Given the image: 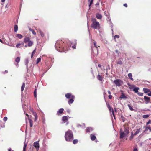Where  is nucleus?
Listing matches in <instances>:
<instances>
[{"label": "nucleus", "mask_w": 151, "mask_h": 151, "mask_svg": "<svg viewBox=\"0 0 151 151\" xmlns=\"http://www.w3.org/2000/svg\"><path fill=\"white\" fill-rule=\"evenodd\" d=\"M137 94L139 96H142L143 95V93L140 92H138Z\"/></svg>", "instance_id": "a18cd8bd"}, {"label": "nucleus", "mask_w": 151, "mask_h": 151, "mask_svg": "<svg viewBox=\"0 0 151 151\" xmlns=\"http://www.w3.org/2000/svg\"><path fill=\"white\" fill-rule=\"evenodd\" d=\"M151 124V120H149L146 123V125L147 126L148 124Z\"/></svg>", "instance_id": "49530a36"}, {"label": "nucleus", "mask_w": 151, "mask_h": 151, "mask_svg": "<svg viewBox=\"0 0 151 151\" xmlns=\"http://www.w3.org/2000/svg\"><path fill=\"white\" fill-rule=\"evenodd\" d=\"M116 63L117 64L122 65V61L120 60L117 62Z\"/></svg>", "instance_id": "a19ab883"}, {"label": "nucleus", "mask_w": 151, "mask_h": 151, "mask_svg": "<svg viewBox=\"0 0 151 151\" xmlns=\"http://www.w3.org/2000/svg\"><path fill=\"white\" fill-rule=\"evenodd\" d=\"M25 86V83H23V84L21 87V91L22 92L23 91L24 89V88Z\"/></svg>", "instance_id": "bb28decb"}, {"label": "nucleus", "mask_w": 151, "mask_h": 151, "mask_svg": "<svg viewBox=\"0 0 151 151\" xmlns=\"http://www.w3.org/2000/svg\"><path fill=\"white\" fill-rule=\"evenodd\" d=\"M96 15L97 19H101L102 17L101 15L99 13L96 14Z\"/></svg>", "instance_id": "aec40b11"}, {"label": "nucleus", "mask_w": 151, "mask_h": 151, "mask_svg": "<svg viewBox=\"0 0 151 151\" xmlns=\"http://www.w3.org/2000/svg\"><path fill=\"white\" fill-rule=\"evenodd\" d=\"M97 79L99 81H102L103 78V76H97Z\"/></svg>", "instance_id": "72a5a7b5"}, {"label": "nucleus", "mask_w": 151, "mask_h": 151, "mask_svg": "<svg viewBox=\"0 0 151 151\" xmlns=\"http://www.w3.org/2000/svg\"><path fill=\"white\" fill-rule=\"evenodd\" d=\"M32 114L33 115L35 116V121H36L37 119V116L36 113L35 111H32Z\"/></svg>", "instance_id": "6ab92c4d"}, {"label": "nucleus", "mask_w": 151, "mask_h": 151, "mask_svg": "<svg viewBox=\"0 0 151 151\" xmlns=\"http://www.w3.org/2000/svg\"><path fill=\"white\" fill-rule=\"evenodd\" d=\"M8 151H11L12 150L11 148H9L8 149Z\"/></svg>", "instance_id": "13d9d810"}, {"label": "nucleus", "mask_w": 151, "mask_h": 151, "mask_svg": "<svg viewBox=\"0 0 151 151\" xmlns=\"http://www.w3.org/2000/svg\"><path fill=\"white\" fill-rule=\"evenodd\" d=\"M143 91L145 93H149L147 94V95L149 96H151V91H150L149 89L146 88H144Z\"/></svg>", "instance_id": "1a4fd4ad"}, {"label": "nucleus", "mask_w": 151, "mask_h": 151, "mask_svg": "<svg viewBox=\"0 0 151 151\" xmlns=\"http://www.w3.org/2000/svg\"><path fill=\"white\" fill-rule=\"evenodd\" d=\"M144 99L145 100L147 104L150 102V98L149 97L145 96H144Z\"/></svg>", "instance_id": "f3484780"}, {"label": "nucleus", "mask_w": 151, "mask_h": 151, "mask_svg": "<svg viewBox=\"0 0 151 151\" xmlns=\"http://www.w3.org/2000/svg\"><path fill=\"white\" fill-rule=\"evenodd\" d=\"M28 46L29 47H31L32 46L33 43V42L30 40L28 42Z\"/></svg>", "instance_id": "5701e85b"}, {"label": "nucleus", "mask_w": 151, "mask_h": 151, "mask_svg": "<svg viewBox=\"0 0 151 151\" xmlns=\"http://www.w3.org/2000/svg\"><path fill=\"white\" fill-rule=\"evenodd\" d=\"M128 76H132V74L131 73H129L128 74Z\"/></svg>", "instance_id": "69168bd1"}, {"label": "nucleus", "mask_w": 151, "mask_h": 151, "mask_svg": "<svg viewBox=\"0 0 151 151\" xmlns=\"http://www.w3.org/2000/svg\"><path fill=\"white\" fill-rule=\"evenodd\" d=\"M93 0H91V1H90V6L93 3Z\"/></svg>", "instance_id": "864d4df0"}, {"label": "nucleus", "mask_w": 151, "mask_h": 151, "mask_svg": "<svg viewBox=\"0 0 151 151\" xmlns=\"http://www.w3.org/2000/svg\"><path fill=\"white\" fill-rule=\"evenodd\" d=\"M93 130V129L92 128L89 127L87 128L86 129V131L87 132H90L91 131Z\"/></svg>", "instance_id": "4be33fe9"}, {"label": "nucleus", "mask_w": 151, "mask_h": 151, "mask_svg": "<svg viewBox=\"0 0 151 151\" xmlns=\"http://www.w3.org/2000/svg\"><path fill=\"white\" fill-rule=\"evenodd\" d=\"M36 51V49H35V50L33 51V52H32V53L33 54H34L35 53Z\"/></svg>", "instance_id": "5fc2aeb1"}, {"label": "nucleus", "mask_w": 151, "mask_h": 151, "mask_svg": "<svg viewBox=\"0 0 151 151\" xmlns=\"http://www.w3.org/2000/svg\"><path fill=\"white\" fill-rule=\"evenodd\" d=\"M54 59V58H51V62L50 64L49 65V63L48 62L45 63L46 66H47V68L48 69L50 68L52 65V63L54 62V61H53Z\"/></svg>", "instance_id": "6e6552de"}, {"label": "nucleus", "mask_w": 151, "mask_h": 151, "mask_svg": "<svg viewBox=\"0 0 151 151\" xmlns=\"http://www.w3.org/2000/svg\"><path fill=\"white\" fill-rule=\"evenodd\" d=\"M119 98L122 99V98H124L126 99L127 97L123 93H122L121 96Z\"/></svg>", "instance_id": "cd10ccee"}, {"label": "nucleus", "mask_w": 151, "mask_h": 151, "mask_svg": "<svg viewBox=\"0 0 151 151\" xmlns=\"http://www.w3.org/2000/svg\"><path fill=\"white\" fill-rule=\"evenodd\" d=\"M106 104H107V107H108L109 111L112 110V114L113 116H114V118L115 119V116L114 115V111L113 108H111L110 106L107 103Z\"/></svg>", "instance_id": "9d476101"}, {"label": "nucleus", "mask_w": 151, "mask_h": 151, "mask_svg": "<svg viewBox=\"0 0 151 151\" xmlns=\"http://www.w3.org/2000/svg\"><path fill=\"white\" fill-rule=\"evenodd\" d=\"M129 77L130 79L132 81L133 80V78H132V76H129Z\"/></svg>", "instance_id": "603ef678"}, {"label": "nucleus", "mask_w": 151, "mask_h": 151, "mask_svg": "<svg viewBox=\"0 0 151 151\" xmlns=\"http://www.w3.org/2000/svg\"><path fill=\"white\" fill-rule=\"evenodd\" d=\"M129 128L127 127L125 128L124 131H122V129H120V139H122L125 137L127 136L129 133Z\"/></svg>", "instance_id": "7ed1b4c3"}, {"label": "nucleus", "mask_w": 151, "mask_h": 151, "mask_svg": "<svg viewBox=\"0 0 151 151\" xmlns=\"http://www.w3.org/2000/svg\"><path fill=\"white\" fill-rule=\"evenodd\" d=\"M140 129H137V130L135 133L134 134V135H136L137 134L139 133V132H140Z\"/></svg>", "instance_id": "f704fd0d"}, {"label": "nucleus", "mask_w": 151, "mask_h": 151, "mask_svg": "<svg viewBox=\"0 0 151 151\" xmlns=\"http://www.w3.org/2000/svg\"><path fill=\"white\" fill-rule=\"evenodd\" d=\"M20 60V57H17L16 58V59H15V61L17 63H18L19 62Z\"/></svg>", "instance_id": "393cba45"}, {"label": "nucleus", "mask_w": 151, "mask_h": 151, "mask_svg": "<svg viewBox=\"0 0 151 151\" xmlns=\"http://www.w3.org/2000/svg\"><path fill=\"white\" fill-rule=\"evenodd\" d=\"M34 54H33L32 53V54L31 55V58H32L33 57V56H34Z\"/></svg>", "instance_id": "052dcab7"}, {"label": "nucleus", "mask_w": 151, "mask_h": 151, "mask_svg": "<svg viewBox=\"0 0 151 151\" xmlns=\"http://www.w3.org/2000/svg\"><path fill=\"white\" fill-rule=\"evenodd\" d=\"M91 21L92 23L91 25V28L95 29H98L100 28L99 23L97 21L95 18H92Z\"/></svg>", "instance_id": "f03ea898"}, {"label": "nucleus", "mask_w": 151, "mask_h": 151, "mask_svg": "<svg viewBox=\"0 0 151 151\" xmlns=\"http://www.w3.org/2000/svg\"><path fill=\"white\" fill-rule=\"evenodd\" d=\"M133 151H138L137 149V148H135L134 149Z\"/></svg>", "instance_id": "6e6d98bb"}, {"label": "nucleus", "mask_w": 151, "mask_h": 151, "mask_svg": "<svg viewBox=\"0 0 151 151\" xmlns=\"http://www.w3.org/2000/svg\"><path fill=\"white\" fill-rule=\"evenodd\" d=\"M97 43L96 42L94 41L93 42V44L94 46L95 47L96 51L95 52H94L93 48H91V50L92 52L94 54V55H97L98 53V49L96 45Z\"/></svg>", "instance_id": "423d86ee"}, {"label": "nucleus", "mask_w": 151, "mask_h": 151, "mask_svg": "<svg viewBox=\"0 0 151 151\" xmlns=\"http://www.w3.org/2000/svg\"><path fill=\"white\" fill-rule=\"evenodd\" d=\"M149 116L148 115H144L143 116V118H147Z\"/></svg>", "instance_id": "37998d69"}, {"label": "nucleus", "mask_w": 151, "mask_h": 151, "mask_svg": "<svg viewBox=\"0 0 151 151\" xmlns=\"http://www.w3.org/2000/svg\"><path fill=\"white\" fill-rule=\"evenodd\" d=\"M30 40V38L28 37H27L24 38V42L25 43L28 42Z\"/></svg>", "instance_id": "ddd939ff"}, {"label": "nucleus", "mask_w": 151, "mask_h": 151, "mask_svg": "<svg viewBox=\"0 0 151 151\" xmlns=\"http://www.w3.org/2000/svg\"><path fill=\"white\" fill-rule=\"evenodd\" d=\"M98 67L99 68H100L101 69V70H103L104 71V70L106 69L105 66H103V67H102L101 65L99 64H98Z\"/></svg>", "instance_id": "a211bd4d"}, {"label": "nucleus", "mask_w": 151, "mask_h": 151, "mask_svg": "<svg viewBox=\"0 0 151 151\" xmlns=\"http://www.w3.org/2000/svg\"><path fill=\"white\" fill-rule=\"evenodd\" d=\"M21 44L20 43H18L16 45V47L17 48H20L21 47Z\"/></svg>", "instance_id": "58836bf2"}, {"label": "nucleus", "mask_w": 151, "mask_h": 151, "mask_svg": "<svg viewBox=\"0 0 151 151\" xmlns=\"http://www.w3.org/2000/svg\"><path fill=\"white\" fill-rule=\"evenodd\" d=\"M68 119V118L67 116H65L63 117L62 119L63 121L64 122V123L65 122V121H67Z\"/></svg>", "instance_id": "dca6fc26"}, {"label": "nucleus", "mask_w": 151, "mask_h": 151, "mask_svg": "<svg viewBox=\"0 0 151 151\" xmlns=\"http://www.w3.org/2000/svg\"><path fill=\"white\" fill-rule=\"evenodd\" d=\"M0 42L2 43H3V41L0 39Z\"/></svg>", "instance_id": "0e129e2a"}, {"label": "nucleus", "mask_w": 151, "mask_h": 151, "mask_svg": "<svg viewBox=\"0 0 151 151\" xmlns=\"http://www.w3.org/2000/svg\"><path fill=\"white\" fill-rule=\"evenodd\" d=\"M148 129L151 131V128L150 126H147L145 127V129L144 130V132H147Z\"/></svg>", "instance_id": "2eb2a0df"}, {"label": "nucleus", "mask_w": 151, "mask_h": 151, "mask_svg": "<svg viewBox=\"0 0 151 151\" xmlns=\"http://www.w3.org/2000/svg\"><path fill=\"white\" fill-rule=\"evenodd\" d=\"M17 37L19 39H21L23 37L22 35L19 34H17Z\"/></svg>", "instance_id": "7c9ffc66"}, {"label": "nucleus", "mask_w": 151, "mask_h": 151, "mask_svg": "<svg viewBox=\"0 0 151 151\" xmlns=\"http://www.w3.org/2000/svg\"><path fill=\"white\" fill-rule=\"evenodd\" d=\"M7 120V118L6 117H4L3 119V120L4 121H6Z\"/></svg>", "instance_id": "de8ad7c7"}, {"label": "nucleus", "mask_w": 151, "mask_h": 151, "mask_svg": "<svg viewBox=\"0 0 151 151\" xmlns=\"http://www.w3.org/2000/svg\"><path fill=\"white\" fill-rule=\"evenodd\" d=\"M78 142V140L77 139H75L73 141V143L74 144H76Z\"/></svg>", "instance_id": "c03bdc74"}, {"label": "nucleus", "mask_w": 151, "mask_h": 151, "mask_svg": "<svg viewBox=\"0 0 151 151\" xmlns=\"http://www.w3.org/2000/svg\"><path fill=\"white\" fill-rule=\"evenodd\" d=\"M14 31L15 32H17L18 30V27L17 25H16L14 26Z\"/></svg>", "instance_id": "c756f323"}, {"label": "nucleus", "mask_w": 151, "mask_h": 151, "mask_svg": "<svg viewBox=\"0 0 151 151\" xmlns=\"http://www.w3.org/2000/svg\"><path fill=\"white\" fill-rule=\"evenodd\" d=\"M29 122L30 123V127H32L33 126V121L32 119L29 118H28Z\"/></svg>", "instance_id": "412c9836"}, {"label": "nucleus", "mask_w": 151, "mask_h": 151, "mask_svg": "<svg viewBox=\"0 0 151 151\" xmlns=\"http://www.w3.org/2000/svg\"><path fill=\"white\" fill-rule=\"evenodd\" d=\"M63 42H64L62 41L61 40H58L57 41L55 45V46L57 50H58V48H59L63 49L64 50H65L62 45Z\"/></svg>", "instance_id": "20e7f679"}, {"label": "nucleus", "mask_w": 151, "mask_h": 151, "mask_svg": "<svg viewBox=\"0 0 151 151\" xmlns=\"http://www.w3.org/2000/svg\"><path fill=\"white\" fill-rule=\"evenodd\" d=\"M5 1V0H1V2H4Z\"/></svg>", "instance_id": "338daca9"}, {"label": "nucleus", "mask_w": 151, "mask_h": 151, "mask_svg": "<svg viewBox=\"0 0 151 151\" xmlns=\"http://www.w3.org/2000/svg\"><path fill=\"white\" fill-rule=\"evenodd\" d=\"M33 146L36 148L37 150H38L39 148V141H36L34 142L33 144Z\"/></svg>", "instance_id": "0eeeda50"}, {"label": "nucleus", "mask_w": 151, "mask_h": 151, "mask_svg": "<svg viewBox=\"0 0 151 151\" xmlns=\"http://www.w3.org/2000/svg\"><path fill=\"white\" fill-rule=\"evenodd\" d=\"M133 135L132 133L130 137V139H132L133 138Z\"/></svg>", "instance_id": "8fccbe9b"}, {"label": "nucleus", "mask_w": 151, "mask_h": 151, "mask_svg": "<svg viewBox=\"0 0 151 151\" xmlns=\"http://www.w3.org/2000/svg\"><path fill=\"white\" fill-rule=\"evenodd\" d=\"M139 88L138 87H135L133 88V91L136 93L138 92V91Z\"/></svg>", "instance_id": "b1692460"}, {"label": "nucleus", "mask_w": 151, "mask_h": 151, "mask_svg": "<svg viewBox=\"0 0 151 151\" xmlns=\"http://www.w3.org/2000/svg\"><path fill=\"white\" fill-rule=\"evenodd\" d=\"M115 52L116 53H117L118 54V51L117 50H116L115 51Z\"/></svg>", "instance_id": "4d7b16f0"}, {"label": "nucleus", "mask_w": 151, "mask_h": 151, "mask_svg": "<svg viewBox=\"0 0 151 151\" xmlns=\"http://www.w3.org/2000/svg\"><path fill=\"white\" fill-rule=\"evenodd\" d=\"M37 89H35V90L34 92V96L35 98H36L37 97Z\"/></svg>", "instance_id": "4c0bfd02"}, {"label": "nucleus", "mask_w": 151, "mask_h": 151, "mask_svg": "<svg viewBox=\"0 0 151 151\" xmlns=\"http://www.w3.org/2000/svg\"><path fill=\"white\" fill-rule=\"evenodd\" d=\"M65 137L66 141H70L73 139V134L72 131L68 130L65 132Z\"/></svg>", "instance_id": "f257e3e1"}, {"label": "nucleus", "mask_w": 151, "mask_h": 151, "mask_svg": "<svg viewBox=\"0 0 151 151\" xmlns=\"http://www.w3.org/2000/svg\"><path fill=\"white\" fill-rule=\"evenodd\" d=\"M65 96L67 99L74 98L75 96L72 95L70 93H67L65 94Z\"/></svg>", "instance_id": "9b49d317"}, {"label": "nucleus", "mask_w": 151, "mask_h": 151, "mask_svg": "<svg viewBox=\"0 0 151 151\" xmlns=\"http://www.w3.org/2000/svg\"><path fill=\"white\" fill-rule=\"evenodd\" d=\"M29 30L30 31H31L32 32V34L35 35H36V32H35V31L34 30H33V29H29Z\"/></svg>", "instance_id": "c9c22d12"}, {"label": "nucleus", "mask_w": 151, "mask_h": 151, "mask_svg": "<svg viewBox=\"0 0 151 151\" xmlns=\"http://www.w3.org/2000/svg\"><path fill=\"white\" fill-rule=\"evenodd\" d=\"M40 33L41 36L42 37H45V35L44 32L42 31L40 29H39L38 31Z\"/></svg>", "instance_id": "4468645a"}, {"label": "nucleus", "mask_w": 151, "mask_h": 151, "mask_svg": "<svg viewBox=\"0 0 151 151\" xmlns=\"http://www.w3.org/2000/svg\"><path fill=\"white\" fill-rule=\"evenodd\" d=\"M119 37V35H115L114 37V39L115 40L116 38H118Z\"/></svg>", "instance_id": "79ce46f5"}, {"label": "nucleus", "mask_w": 151, "mask_h": 151, "mask_svg": "<svg viewBox=\"0 0 151 151\" xmlns=\"http://www.w3.org/2000/svg\"><path fill=\"white\" fill-rule=\"evenodd\" d=\"M108 97H109V98L110 99H111L112 98V95L111 94H110L108 96Z\"/></svg>", "instance_id": "09e8293b"}, {"label": "nucleus", "mask_w": 151, "mask_h": 151, "mask_svg": "<svg viewBox=\"0 0 151 151\" xmlns=\"http://www.w3.org/2000/svg\"><path fill=\"white\" fill-rule=\"evenodd\" d=\"M64 111V109L63 108L60 109L57 112V115H59L60 114H62Z\"/></svg>", "instance_id": "f8f14e48"}, {"label": "nucleus", "mask_w": 151, "mask_h": 151, "mask_svg": "<svg viewBox=\"0 0 151 151\" xmlns=\"http://www.w3.org/2000/svg\"><path fill=\"white\" fill-rule=\"evenodd\" d=\"M114 83L118 86H120L122 84V82L120 79L115 80L114 81Z\"/></svg>", "instance_id": "39448f33"}, {"label": "nucleus", "mask_w": 151, "mask_h": 151, "mask_svg": "<svg viewBox=\"0 0 151 151\" xmlns=\"http://www.w3.org/2000/svg\"><path fill=\"white\" fill-rule=\"evenodd\" d=\"M8 72V71L7 70H6L4 72V73H7Z\"/></svg>", "instance_id": "e2e57ef3"}, {"label": "nucleus", "mask_w": 151, "mask_h": 151, "mask_svg": "<svg viewBox=\"0 0 151 151\" xmlns=\"http://www.w3.org/2000/svg\"><path fill=\"white\" fill-rule=\"evenodd\" d=\"M45 118H43V121L44 123H45Z\"/></svg>", "instance_id": "680f3d73"}, {"label": "nucleus", "mask_w": 151, "mask_h": 151, "mask_svg": "<svg viewBox=\"0 0 151 151\" xmlns=\"http://www.w3.org/2000/svg\"><path fill=\"white\" fill-rule=\"evenodd\" d=\"M123 6L125 7H127V4L126 3L124 4H123Z\"/></svg>", "instance_id": "3c124183"}, {"label": "nucleus", "mask_w": 151, "mask_h": 151, "mask_svg": "<svg viewBox=\"0 0 151 151\" xmlns=\"http://www.w3.org/2000/svg\"><path fill=\"white\" fill-rule=\"evenodd\" d=\"M73 99V98H71L69 100V101H68V103L69 104H71L72 103L73 101H74V100Z\"/></svg>", "instance_id": "473e14b6"}, {"label": "nucleus", "mask_w": 151, "mask_h": 151, "mask_svg": "<svg viewBox=\"0 0 151 151\" xmlns=\"http://www.w3.org/2000/svg\"><path fill=\"white\" fill-rule=\"evenodd\" d=\"M41 60V59L40 58H38L37 60L36 63L38 64Z\"/></svg>", "instance_id": "ea45409f"}, {"label": "nucleus", "mask_w": 151, "mask_h": 151, "mask_svg": "<svg viewBox=\"0 0 151 151\" xmlns=\"http://www.w3.org/2000/svg\"><path fill=\"white\" fill-rule=\"evenodd\" d=\"M108 93L109 94H110L111 93L110 91H107Z\"/></svg>", "instance_id": "bf43d9fd"}, {"label": "nucleus", "mask_w": 151, "mask_h": 151, "mask_svg": "<svg viewBox=\"0 0 151 151\" xmlns=\"http://www.w3.org/2000/svg\"><path fill=\"white\" fill-rule=\"evenodd\" d=\"M27 145V143H26L25 142H24V144L23 146V151H26V149Z\"/></svg>", "instance_id": "a878e982"}, {"label": "nucleus", "mask_w": 151, "mask_h": 151, "mask_svg": "<svg viewBox=\"0 0 151 151\" xmlns=\"http://www.w3.org/2000/svg\"><path fill=\"white\" fill-rule=\"evenodd\" d=\"M67 111L68 112H69L70 111V110H67Z\"/></svg>", "instance_id": "774afa93"}, {"label": "nucleus", "mask_w": 151, "mask_h": 151, "mask_svg": "<svg viewBox=\"0 0 151 151\" xmlns=\"http://www.w3.org/2000/svg\"><path fill=\"white\" fill-rule=\"evenodd\" d=\"M91 138L92 140L93 141L96 139V137L95 136L91 135Z\"/></svg>", "instance_id": "c85d7f7f"}, {"label": "nucleus", "mask_w": 151, "mask_h": 151, "mask_svg": "<svg viewBox=\"0 0 151 151\" xmlns=\"http://www.w3.org/2000/svg\"><path fill=\"white\" fill-rule=\"evenodd\" d=\"M74 45H72V47L73 48V49H76V44H77V42H76L75 41H74Z\"/></svg>", "instance_id": "2f4dec72"}, {"label": "nucleus", "mask_w": 151, "mask_h": 151, "mask_svg": "<svg viewBox=\"0 0 151 151\" xmlns=\"http://www.w3.org/2000/svg\"><path fill=\"white\" fill-rule=\"evenodd\" d=\"M128 106L131 111H132L134 110V109H133V107H132L130 105L128 104Z\"/></svg>", "instance_id": "e433bc0d"}]
</instances>
